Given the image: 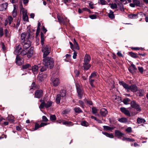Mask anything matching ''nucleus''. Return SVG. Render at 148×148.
<instances>
[{
  "label": "nucleus",
  "mask_w": 148,
  "mask_h": 148,
  "mask_svg": "<svg viewBox=\"0 0 148 148\" xmlns=\"http://www.w3.org/2000/svg\"><path fill=\"white\" fill-rule=\"evenodd\" d=\"M26 37L25 34L24 33H22L21 36V42H24L26 41L25 40Z\"/></svg>",
  "instance_id": "36"
},
{
  "label": "nucleus",
  "mask_w": 148,
  "mask_h": 148,
  "mask_svg": "<svg viewBox=\"0 0 148 148\" xmlns=\"http://www.w3.org/2000/svg\"><path fill=\"white\" fill-rule=\"evenodd\" d=\"M89 83L90 85L92 87H94V86L93 85V84L95 81V80L93 78L89 77Z\"/></svg>",
  "instance_id": "40"
},
{
  "label": "nucleus",
  "mask_w": 148,
  "mask_h": 148,
  "mask_svg": "<svg viewBox=\"0 0 148 148\" xmlns=\"http://www.w3.org/2000/svg\"><path fill=\"white\" fill-rule=\"evenodd\" d=\"M41 44L42 46L44 45V38L43 34L42 32L40 33Z\"/></svg>",
  "instance_id": "26"
},
{
  "label": "nucleus",
  "mask_w": 148,
  "mask_h": 148,
  "mask_svg": "<svg viewBox=\"0 0 148 148\" xmlns=\"http://www.w3.org/2000/svg\"><path fill=\"white\" fill-rule=\"evenodd\" d=\"M130 103L131 107L134 108L136 110V111H134V112H132L133 115H136L141 111V108L140 105L137 103L135 101L133 100L131 101Z\"/></svg>",
  "instance_id": "2"
},
{
  "label": "nucleus",
  "mask_w": 148,
  "mask_h": 148,
  "mask_svg": "<svg viewBox=\"0 0 148 148\" xmlns=\"http://www.w3.org/2000/svg\"><path fill=\"white\" fill-rule=\"evenodd\" d=\"M79 103L80 105V106L83 108L84 107V103L83 101L81 100H79Z\"/></svg>",
  "instance_id": "63"
},
{
  "label": "nucleus",
  "mask_w": 148,
  "mask_h": 148,
  "mask_svg": "<svg viewBox=\"0 0 148 148\" xmlns=\"http://www.w3.org/2000/svg\"><path fill=\"white\" fill-rule=\"evenodd\" d=\"M102 133L105 135L106 136L112 138H113V135L112 134H109L107 132H102Z\"/></svg>",
  "instance_id": "27"
},
{
  "label": "nucleus",
  "mask_w": 148,
  "mask_h": 148,
  "mask_svg": "<svg viewBox=\"0 0 148 148\" xmlns=\"http://www.w3.org/2000/svg\"><path fill=\"white\" fill-rule=\"evenodd\" d=\"M83 12V11H86L88 12L89 13L91 12V11L88 9L86 8H83L82 9Z\"/></svg>",
  "instance_id": "61"
},
{
  "label": "nucleus",
  "mask_w": 148,
  "mask_h": 148,
  "mask_svg": "<svg viewBox=\"0 0 148 148\" xmlns=\"http://www.w3.org/2000/svg\"><path fill=\"white\" fill-rule=\"evenodd\" d=\"M81 125L83 126L87 127L89 124L88 123L85 121H83L81 122Z\"/></svg>",
  "instance_id": "44"
},
{
  "label": "nucleus",
  "mask_w": 148,
  "mask_h": 148,
  "mask_svg": "<svg viewBox=\"0 0 148 148\" xmlns=\"http://www.w3.org/2000/svg\"><path fill=\"white\" fill-rule=\"evenodd\" d=\"M61 96L60 94H58L56 96V102L57 104H59L60 102L61 99Z\"/></svg>",
  "instance_id": "33"
},
{
  "label": "nucleus",
  "mask_w": 148,
  "mask_h": 148,
  "mask_svg": "<svg viewBox=\"0 0 148 148\" xmlns=\"http://www.w3.org/2000/svg\"><path fill=\"white\" fill-rule=\"evenodd\" d=\"M118 121L120 122L123 123H125L127 122V118L124 117L119 119Z\"/></svg>",
  "instance_id": "30"
},
{
  "label": "nucleus",
  "mask_w": 148,
  "mask_h": 148,
  "mask_svg": "<svg viewBox=\"0 0 148 148\" xmlns=\"http://www.w3.org/2000/svg\"><path fill=\"white\" fill-rule=\"evenodd\" d=\"M145 120L143 118H138L137 119V122L138 124L145 123Z\"/></svg>",
  "instance_id": "29"
},
{
  "label": "nucleus",
  "mask_w": 148,
  "mask_h": 148,
  "mask_svg": "<svg viewBox=\"0 0 148 148\" xmlns=\"http://www.w3.org/2000/svg\"><path fill=\"white\" fill-rule=\"evenodd\" d=\"M129 53L130 56L133 58H136L138 57L136 53H134L132 52H130Z\"/></svg>",
  "instance_id": "38"
},
{
  "label": "nucleus",
  "mask_w": 148,
  "mask_h": 148,
  "mask_svg": "<svg viewBox=\"0 0 148 148\" xmlns=\"http://www.w3.org/2000/svg\"><path fill=\"white\" fill-rule=\"evenodd\" d=\"M119 84L120 85H122L127 92L131 91L133 92H135L138 90L137 87L135 84L129 85L123 81L120 82Z\"/></svg>",
  "instance_id": "1"
},
{
  "label": "nucleus",
  "mask_w": 148,
  "mask_h": 148,
  "mask_svg": "<svg viewBox=\"0 0 148 148\" xmlns=\"http://www.w3.org/2000/svg\"><path fill=\"white\" fill-rule=\"evenodd\" d=\"M57 18L59 22L60 23H63L64 24H65L67 23V21H65L64 20V18L63 17H61L60 16H58Z\"/></svg>",
  "instance_id": "21"
},
{
  "label": "nucleus",
  "mask_w": 148,
  "mask_h": 148,
  "mask_svg": "<svg viewBox=\"0 0 148 148\" xmlns=\"http://www.w3.org/2000/svg\"><path fill=\"white\" fill-rule=\"evenodd\" d=\"M51 81L53 84V86L55 87L58 86L60 83V79L57 78L52 79Z\"/></svg>",
  "instance_id": "9"
},
{
  "label": "nucleus",
  "mask_w": 148,
  "mask_h": 148,
  "mask_svg": "<svg viewBox=\"0 0 148 148\" xmlns=\"http://www.w3.org/2000/svg\"><path fill=\"white\" fill-rule=\"evenodd\" d=\"M92 113L93 114H95L97 113L98 110L96 107H92Z\"/></svg>",
  "instance_id": "45"
},
{
  "label": "nucleus",
  "mask_w": 148,
  "mask_h": 148,
  "mask_svg": "<svg viewBox=\"0 0 148 148\" xmlns=\"http://www.w3.org/2000/svg\"><path fill=\"white\" fill-rule=\"evenodd\" d=\"M8 19L9 21V25H10L13 20V18L11 16H9L8 17Z\"/></svg>",
  "instance_id": "53"
},
{
  "label": "nucleus",
  "mask_w": 148,
  "mask_h": 148,
  "mask_svg": "<svg viewBox=\"0 0 148 148\" xmlns=\"http://www.w3.org/2000/svg\"><path fill=\"white\" fill-rule=\"evenodd\" d=\"M14 9L12 12V15L14 18H15L17 16V7L16 5H14Z\"/></svg>",
  "instance_id": "19"
},
{
  "label": "nucleus",
  "mask_w": 148,
  "mask_h": 148,
  "mask_svg": "<svg viewBox=\"0 0 148 148\" xmlns=\"http://www.w3.org/2000/svg\"><path fill=\"white\" fill-rule=\"evenodd\" d=\"M106 109L104 108L101 109L100 110V114L102 116H105L108 113Z\"/></svg>",
  "instance_id": "18"
},
{
  "label": "nucleus",
  "mask_w": 148,
  "mask_h": 148,
  "mask_svg": "<svg viewBox=\"0 0 148 148\" xmlns=\"http://www.w3.org/2000/svg\"><path fill=\"white\" fill-rule=\"evenodd\" d=\"M109 13L108 14V16L111 19H113L115 18L114 15V12L112 10H110Z\"/></svg>",
  "instance_id": "23"
},
{
  "label": "nucleus",
  "mask_w": 148,
  "mask_h": 148,
  "mask_svg": "<svg viewBox=\"0 0 148 148\" xmlns=\"http://www.w3.org/2000/svg\"><path fill=\"white\" fill-rule=\"evenodd\" d=\"M38 69V65H34L32 68V71L34 72L36 71Z\"/></svg>",
  "instance_id": "42"
},
{
  "label": "nucleus",
  "mask_w": 148,
  "mask_h": 148,
  "mask_svg": "<svg viewBox=\"0 0 148 148\" xmlns=\"http://www.w3.org/2000/svg\"><path fill=\"white\" fill-rule=\"evenodd\" d=\"M128 16L129 18L130 19H136L138 18V14H129Z\"/></svg>",
  "instance_id": "24"
},
{
  "label": "nucleus",
  "mask_w": 148,
  "mask_h": 148,
  "mask_svg": "<svg viewBox=\"0 0 148 148\" xmlns=\"http://www.w3.org/2000/svg\"><path fill=\"white\" fill-rule=\"evenodd\" d=\"M46 77L47 75L46 74H41L38 77V78L40 81H42L44 79V78H45Z\"/></svg>",
  "instance_id": "28"
},
{
  "label": "nucleus",
  "mask_w": 148,
  "mask_h": 148,
  "mask_svg": "<svg viewBox=\"0 0 148 148\" xmlns=\"http://www.w3.org/2000/svg\"><path fill=\"white\" fill-rule=\"evenodd\" d=\"M70 111V110L69 109L65 110L63 111L62 113V114H68Z\"/></svg>",
  "instance_id": "47"
},
{
  "label": "nucleus",
  "mask_w": 148,
  "mask_h": 148,
  "mask_svg": "<svg viewBox=\"0 0 148 148\" xmlns=\"http://www.w3.org/2000/svg\"><path fill=\"white\" fill-rule=\"evenodd\" d=\"M20 24V21L18 19L17 21L16 24V28L17 29Z\"/></svg>",
  "instance_id": "62"
},
{
  "label": "nucleus",
  "mask_w": 148,
  "mask_h": 148,
  "mask_svg": "<svg viewBox=\"0 0 148 148\" xmlns=\"http://www.w3.org/2000/svg\"><path fill=\"white\" fill-rule=\"evenodd\" d=\"M21 43L23 46V48L25 49H28L31 46V42L29 40L25 41L24 42H21Z\"/></svg>",
  "instance_id": "5"
},
{
  "label": "nucleus",
  "mask_w": 148,
  "mask_h": 148,
  "mask_svg": "<svg viewBox=\"0 0 148 148\" xmlns=\"http://www.w3.org/2000/svg\"><path fill=\"white\" fill-rule=\"evenodd\" d=\"M43 60L44 65H53L54 61L53 59L50 57H46Z\"/></svg>",
  "instance_id": "3"
},
{
  "label": "nucleus",
  "mask_w": 148,
  "mask_h": 148,
  "mask_svg": "<svg viewBox=\"0 0 148 148\" xmlns=\"http://www.w3.org/2000/svg\"><path fill=\"white\" fill-rule=\"evenodd\" d=\"M73 46L75 48H76L77 50H79V48L77 43L75 44H74L73 45Z\"/></svg>",
  "instance_id": "60"
},
{
  "label": "nucleus",
  "mask_w": 148,
  "mask_h": 148,
  "mask_svg": "<svg viewBox=\"0 0 148 148\" xmlns=\"http://www.w3.org/2000/svg\"><path fill=\"white\" fill-rule=\"evenodd\" d=\"M121 111L125 115L128 116H130V112L125 108L122 107L120 108Z\"/></svg>",
  "instance_id": "11"
},
{
  "label": "nucleus",
  "mask_w": 148,
  "mask_h": 148,
  "mask_svg": "<svg viewBox=\"0 0 148 148\" xmlns=\"http://www.w3.org/2000/svg\"><path fill=\"white\" fill-rule=\"evenodd\" d=\"M23 13V18L24 21L27 22L28 21V16L27 15V11H22Z\"/></svg>",
  "instance_id": "13"
},
{
  "label": "nucleus",
  "mask_w": 148,
  "mask_h": 148,
  "mask_svg": "<svg viewBox=\"0 0 148 148\" xmlns=\"http://www.w3.org/2000/svg\"><path fill=\"white\" fill-rule=\"evenodd\" d=\"M3 30L2 27H0V37H2L3 35Z\"/></svg>",
  "instance_id": "52"
},
{
  "label": "nucleus",
  "mask_w": 148,
  "mask_h": 148,
  "mask_svg": "<svg viewBox=\"0 0 148 148\" xmlns=\"http://www.w3.org/2000/svg\"><path fill=\"white\" fill-rule=\"evenodd\" d=\"M53 102L51 101H48L46 103H45V107L48 108L51 106Z\"/></svg>",
  "instance_id": "32"
},
{
  "label": "nucleus",
  "mask_w": 148,
  "mask_h": 148,
  "mask_svg": "<svg viewBox=\"0 0 148 148\" xmlns=\"http://www.w3.org/2000/svg\"><path fill=\"white\" fill-rule=\"evenodd\" d=\"M122 140L123 141H129L130 142H133L135 141V140L133 139H131L130 138H127L125 137H124L122 139Z\"/></svg>",
  "instance_id": "35"
},
{
  "label": "nucleus",
  "mask_w": 148,
  "mask_h": 148,
  "mask_svg": "<svg viewBox=\"0 0 148 148\" xmlns=\"http://www.w3.org/2000/svg\"><path fill=\"white\" fill-rule=\"evenodd\" d=\"M1 44L2 50L3 51H5L6 48L5 46L4 45V43L3 42H2L1 43Z\"/></svg>",
  "instance_id": "58"
},
{
  "label": "nucleus",
  "mask_w": 148,
  "mask_h": 148,
  "mask_svg": "<svg viewBox=\"0 0 148 148\" xmlns=\"http://www.w3.org/2000/svg\"><path fill=\"white\" fill-rule=\"evenodd\" d=\"M23 62V58H21L17 55L16 58V63L18 65H21Z\"/></svg>",
  "instance_id": "12"
},
{
  "label": "nucleus",
  "mask_w": 148,
  "mask_h": 148,
  "mask_svg": "<svg viewBox=\"0 0 148 148\" xmlns=\"http://www.w3.org/2000/svg\"><path fill=\"white\" fill-rule=\"evenodd\" d=\"M115 136L118 137V138H120L123 135H124L123 133H122L120 131L116 130L115 131Z\"/></svg>",
  "instance_id": "22"
},
{
  "label": "nucleus",
  "mask_w": 148,
  "mask_h": 148,
  "mask_svg": "<svg viewBox=\"0 0 148 148\" xmlns=\"http://www.w3.org/2000/svg\"><path fill=\"white\" fill-rule=\"evenodd\" d=\"M8 5V3H5L0 5V11H3L6 10Z\"/></svg>",
  "instance_id": "15"
},
{
  "label": "nucleus",
  "mask_w": 148,
  "mask_h": 148,
  "mask_svg": "<svg viewBox=\"0 0 148 148\" xmlns=\"http://www.w3.org/2000/svg\"><path fill=\"white\" fill-rule=\"evenodd\" d=\"M53 65H43L40 69L41 72H43L46 70L47 69H51L53 67Z\"/></svg>",
  "instance_id": "14"
},
{
  "label": "nucleus",
  "mask_w": 148,
  "mask_h": 148,
  "mask_svg": "<svg viewBox=\"0 0 148 148\" xmlns=\"http://www.w3.org/2000/svg\"><path fill=\"white\" fill-rule=\"evenodd\" d=\"M33 47H31L27 52V56L28 58H31L32 56L33 53Z\"/></svg>",
  "instance_id": "17"
},
{
  "label": "nucleus",
  "mask_w": 148,
  "mask_h": 148,
  "mask_svg": "<svg viewBox=\"0 0 148 148\" xmlns=\"http://www.w3.org/2000/svg\"><path fill=\"white\" fill-rule=\"evenodd\" d=\"M75 112L77 113H79L82 112V111L79 107H75L74 108Z\"/></svg>",
  "instance_id": "34"
},
{
  "label": "nucleus",
  "mask_w": 148,
  "mask_h": 148,
  "mask_svg": "<svg viewBox=\"0 0 148 148\" xmlns=\"http://www.w3.org/2000/svg\"><path fill=\"white\" fill-rule=\"evenodd\" d=\"M97 73L94 72L93 73H92L89 77L94 78L97 75Z\"/></svg>",
  "instance_id": "49"
},
{
  "label": "nucleus",
  "mask_w": 148,
  "mask_h": 148,
  "mask_svg": "<svg viewBox=\"0 0 148 148\" xmlns=\"http://www.w3.org/2000/svg\"><path fill=\"white\" fill-rule=\"evenodd\" d=\"M40 127V125H39L38 123H36L35 125V127L33 129L34 130H37L38 128Z\"/></svg>",
  "instance_id": "55"
},
{
  "label": "nucleus",
  "mask_w": 148,
  "mask_h": 148,
  "mask_svg": "<svg viewBox=\"0 0 148 148\" xmlns=\"http://www.w3.org/2000/svg\"><path fill=\"white\" fill-rule=\"evenodd\" d=\"M133 3H130V7L134 8L135 6L138 7L140 6V3L139 0H132Z\"/></svg>",
  "instance_id": "6"
},
{
  "label": "nucleus",
  "mask_w": 148,
  "mask_h": 148,
  "mask_svg": "<svg viewBox=\"0 0 148 148\" xmlns=\"http://www.w3.org/2000/svg\"><path fill=\"white\" fill-rule=\"evenodd\" d=\"M138 14L140 15L141 16H142L143 15H144L145 16V20L146 22L148 23V16H146L145 14L143 13L142 12H140L138 13Z\"/></svg>",
  "instance_id": "37"
},
{
  "label": "nucleus",
  "mask_w": 148,
  "mask_h": 148,
  "mask_svg": "<svg viewBox=\"0 0 148 148\" xmlns=\"http://www.w3.org/2000/svg\"><path fill=\"white\" fill-rule=\"evenodd\" d=\"M101 4L102 5H105L107 4V2L105 0H100Z\"/></svg>",
  "instance_id": "51"
},
{
  "label": "nucleus",
  "mask_w": 148,
  "mask_h": 148,
  "mask_svg": "<svg viewBox=\"0 0 148 148\" xmlns=\"http://www.w3.org/2000/svg\"><path fill=\"white\" fill-rule=\"evenodd\" d=\"M44 107H45V102H42L40 105L39 107L40 109H42Z\"/></svg>",
  "instance_id": "59"
},
{
  "label": "nucleus",
  "mask_w": 148,
  "mask_h": 148,
  "mask_svg": "<svg viewBox=\"0 0 148 148\" xmlns=\"http://www.w3.org/2000/svg\"><path fill=\"white\" fill-rule=\"evenodd\" d=\"M90 67V65H83L82 67V69L85 71H86L88 70Z\"/></svg>",
  "instance_id": "39"
},
{
  "label": "nucleus",
  "mask_w": 148,
  "mask_h": 148,
  "mask_svg": "<svg viewBox=\"0 0 148 148\" xmlns=\"http://www.w3.org/2000/svg\"><path fill=\"white\" fill-rule=\"evenodd\" d=\"M20 54H21L22 56H24L26 54L27 55V52L24 50H21Z\"/></svg>",
  "instance_id": "54"
},
{
  "label": "nucleus",
  "mask_w": 148,
  "mask_h": 148,
  "mask_svg": "<svg viewBox=\"0 0 148 148\" xmlns=\"http://www.w3.org/2000/svg\"><path fill=\"white\" fill-rule=\"evenodd\" d=\"M35 83L34 82H33L31 86L30 90H34L35 89Z\"/></svg>",
  "instance_id": "50"
},
{
  "label": "nucleus",
  "mask_w": 148,
  "mask_h": 148,
  "mask_svg": "<svg viewBox=\"0 0 148 148\" xmlns=\"http://www.w3.org/2000/svg\"><path fill=\"white\" fill-rule=\"evenodd\" d=\"M110 7L112 9H116L117 8V5L115 3H112L111 4Z\"/></svg>",
  "instance_id": "48"
},
{
  "label": "nucleus",
  "mask_w": 148,
  "mask_h": 148,
  "mask_svg": "<svg viewBox=\"0 0 148 148\" xmlns=\"http://www.w3.org/2000/svg\"><path fill=\"white\" fill-rule=\"evenodd\" d=\"M103 127L104 130H110L113 129L112 128L108 126H103Z\"/></svg>",
  "instance_id": "43"
},
{
  "label": "nucleus",
  "mask_w": 148,
  "mask_h": 148,
  "mask_svg": "<svg viewBox=\"0 0 148 148\" xmlns=\"http://www.w3.org/2000/svg\"><path fill=\"white\" fill-rule=\"evenodd\" d=\"M72 123V122L71 121H64L63 122V124L66 125V126H70L71 125V124Z\"/></svg>",
  "instance_id": "41"
},
{
  "label": "nucleus",
  "mask_w": 148,
  "mask_h": 148,
  "mask_svg": "<svg viewBox=\"0 0 148 148\" xmlns=\"http://www.w3.org/2000/svg\"><path fill=\"white\" fill-rule=\"evenodd\" d=\"M21 50V45H16V48L14 52V53L16 55H18L20 54Z\"/></svg>",
  "instance_id": "7"
},
{
  "label": "nucleus",
  "mask_w": 148,
  "mask_h": 148,
  "mask_svg": "<svg viewBox=\"0 0 148 148\" xmlns=\"http://www.w3.org/2000/svg\"><path fill=\"white\" fill-rule=\"evenodd\" d=\"M50 119L51 121H55L56 120V117L55 115H51Z\"/></svg>",
  "instance_id": "46"
},
{
  "label": "nucleus",
  "mask_w": 148,
  "mask_h": 148,
  "mask_svg": "<svg viewBox=\"0 0 148 148\" xmlns=\"http://www.w3.org/2000/svg\"><path fill=\"white\" fill-rule=\"evenodd\" d=\"M42 121H45V122H47L48 120L47 117L45 116H42Z\"/></svg>",
  "instance_id": "64"
},
{
  "label": "nucleus",
  "mask_w": 148,
  "mask_h": 148,
  "mask_svg": "<svg viewBox=\"0 0 148 148\" xmlns=\"http://www.w3.org/2000/svg\"><path fill=\"white\" fill-rule=\"evenodd\" d=\"M76 89L78 97L79 99H81L83 95V92L81 89L77 86L76 87Z\"/></svg>",
  "instance_id": "16"
},
{
  "label": "nucleus",
  "mask_w": 148,
  "mask_h": 148,
  "mask_svg": "<svg viewBox=\"0 0 148 148\" xmlns=\"http://www.w3.org/2000/svg\"><path fill=\"white\" fill-rule=\"evenodd\" d=\"M42 48V51L43 53V58L47 56L50 52V49L49 45H47L43 46Z\"/></svg>",
  "instance_id": "4"
},
{
  "label": "nucleus",
  "mask_w": 148,
  "mask_h": 148,
  "mask_svg": "<svg viewBox=\"0 0 148 148\" xmlns=\"http://www.w3.org/2000/svg\"><path fill=\"white\" fill-rule=\"evenodd\" d=\"M19 7L21 11H22V12L23 11H27L23 8L22 3H20Z\"/></svg>",
  "instance_id": "56"
},
{
  "label": "nucleus",
  "mask_w": 148,
  "mask_h": 148,
  "mask_svg": "<svg viewBox=\"0 0 148 148\" xmlns=\"http://www.w3.org/2000/svg\"><path fill=\"white\" fill-rule=\"evenodd\" d=\"M66 91L65 90H60V94L62 97H64L66 96Z\"/></svg>",
  "instance_id": "25"
},
{
  "label": "nucleus",
  "mask_w": 148,
  "mask_h": 148,
  "mask_svg": "<svg viewBox=\"0 0 148 148\" xmlns=\"http://www.w3.org/2000/svg\"><path fill=\"white\" fill-rule=\"evenodd\" d=\"M130 100L129 98H126L123 99V102L124 104L127 105L130 103Z\"/></svg>",
  "instance_id": "31"
},
{
  "label": "nucleus",
  "mask_w": 148,
  "mask_h": 148,
  "mask_svg": "<svg viewBox=\"0 0 148 148\" xmlns=\"http://www.w3.org/2000/svg\"><path fill=\"white\" fill-rule=\"evenodd\" d=\"M137 69L135 67V65H130L128 68L129 71L132 73H134L136 70Z\"/></svg>",
  "instance_id": "20"
},
{
  "label": "nucleus",
  "mask_w": 148,
  "mask_h": 148,
  "mask_svg": "<svg viewBox=\"0 0 148 148\" xmlns=\"http://www.w3.org/2000/svg\"><path fill=\"white\" fill-rule=\"evenodd\" d=\"M43 95V92L41 90H37L36 91L35 94V97L37 98H40Z\"/></svg>",
  "instance_id": "8"
},
{
  "label": "nucleus",
  "mask_w": 148,
  "mask_h": 148,
  "mask_svg": "<svg viewBox=\"0 0 148 148\" xmlns=\"http://www.w3.org/2000/svg\"><path fill=\"white\" fill-rule=\"evenodd\" d=\"M119 5H120V9L121 11H124V9L123 8V5L122 3H120Z\"/></svg>",
  "instance_id": "57"
},
{
  "label": "nucleus",
  "mask_w": 148,
  "mask_h": 148,
  "mask_svg": "<svg viewBox=\"0 0 148 148\" xmlns=\"http://www.w3.org/2000/svg\"><path fill=\"white\" fill-rule=\"evenodd\" d=\"M90 59L91 58L90 55L86 54L85 55L84 59L85 65H87L88 64L89 62H90Z\"/></svg>",
  "instance_id": "10"
}]
</instances>
